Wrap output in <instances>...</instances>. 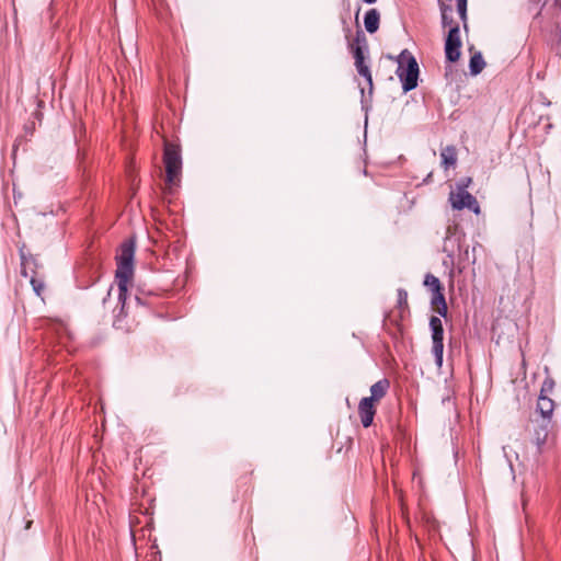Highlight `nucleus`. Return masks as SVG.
<instances>
[{
    "label": "nucleus",
    "instance_id": "f257e3e1",
    "mask_svg": "<svg viewBox=\"0 0 561 561\" xmlns=\"http://www.w3.org/2000/svg\"><path fill=\"white\" fill-rule=\"evenodd\" d=\"M134 256H135V242L134 240H125L119 248L116 255L117 268L115 278L118 286V301L122 304V311H124L125 302L127 299V284L134 274Z\"/></svg>",
    "mask_w": 561,
    "mask_h": 561
},
{
    "label": "nucleus",
    "instance_id": "f03ea898",
    "mask_svg": "<svg viewBox=\"0 0 561 561\" xmlns=\"http://www.w3.org/2000/svg\"><path fill=\"white\" fill-rule=\"evenodd\" d=\"M419 72L416 59L409 51H402L398 60L397 76L402 82L404 92H409L417 87Z\"/></svg>",
    "mask_w": 561,
    "mask_h": 561
},
{
    "label": "nucleus",
    "instance_id": "7ed1b4c3",
    "mask_svg": "<svg viewBox=\"0 0 561 561\" xmlns=\"http://www.w3.org/2000/svg\"><path fill=\"white\" fill-rule=\"evenodd\" d=\"M163 161L167 172L165 182L169 185H173L176 183L182 170L180 148L173 144H165Z\"/></svg>",
    "mask_w": 561,
    "mask_h": 561
},
{
    "label": "nucleus",
    "instance_id": "20e7f679",
    "mask_svg": "<svg viewBox=\"0 0 561 561\" xmlns=\"http://www.w3.org/2000/svg\"><path fill=\"white\" fill-rule=\"evenodd\" d=\"M355 45H352V53L355 59V67L357 72L364 77L369 85V91L373 90V77L368 65L365 62L363 46H367V41L363 31L358 30L355 36Z\"/></svg>",
    "mask_w": 561,
    "mask_h": 561
},
{
    "label": "nucleus",
    "instance_id": "39448f33",
    "mask_svg": "<svg viewBox=\"0 0 561 561\" xmlns=\"http://www.w3.org/2000/svg\"><path fill=\"white\" fill-rule=\"evenodd\" d=\"M424 285L432 291L431 305L440 317L447 316V305L439 279L433 274H427Z\"/></svg>",
    "mask_w": 561,
    "mask_h": 561
},
{
    "label": "nucleus",
    "instance_id": "423d86ee",
    "mask_svg": "<svg viewBox=\"0 0 561 561\" xmlns=\"http://www.w3.org/2000/svg\"><path fill=\"white\" fill-rule=\"evenodd\" d=\"M430 328L432 331V353L435 358V364L438 368L443 365V354H444V328L442 320L436 317L432 316L430 319Z\"/></svg>",
    "mask_w": 561,
    "mask_h": 561
},
{
    "label": "nucleus",
    "instance_id": "0eeeda50",
    "mask_svg": "<svg viewBox=\"0 0 561 561\" xmlns=\"http://www.w3.org/2000/svg\"><path fill=\"white\" fill-rule=\"evenodd\" d=\"M449 202L454 209L461 210L468 208L476 214L479 213V205L477 199L463 186H458L457 191H451L449 194Z\"/></svg>",
    "mask_w": 561,
    "mask_h": 561
},
{
    "label": "nucleus",
    "instance_id": "6e6552de",
    "mask_svg": "<svg viewBox=\"0 0 561 561\" xmlns=\"http://www.w3.org/2000/svg\"><path fill=\"white\" fill-rule=\"evenodd\" d=\"M460 48H461V38H460V30L459 25L453 26L451 30H448L446 39H445V56L446 59L450 62H456L460 58Z\"/></svg>",
    "mask_w": 561,
    "mask_h": 561
},
{
    "label": "nucleus",
    "instance_id": "1a4fd4ad",
    "mask_svg": "<svg viewBox=\"0 0 561 561\" xmlns=\"http://www.w3.org/2000/svg\"><path fill=\"white\" fill-rule=\"evenodd\" d=\"M376 410L374 407V401L368 398H363L358 404V414L364 427H369L371 425Z\"/></svg>",
    "mask_w": 561,
    "mask_h": 561
},
{
    "label": "nucleus",
    "instance_id": "9d476101",
    "mask_svg": "<svg viewBox=\"0 0 561 561\" xmlns=\"http://www.w3.org/2000/svg\"><path fill=\"white\" fill-rule=\"evenodd\" d=\"M554 410V402L546 394H540L536 411L540 414L542 422L550 423Z\"/></svg>",
    "mask_w": 561,
    "mask_h": 561
},
{
    "label": "nucleus",
    "instance_id": "9b49d317",
    "mask_svg": "<svg viewBox=\"0 0 561 561\" xmlns=\"http://www.w3.org/2000/svg\"><path fill=\"white\" fill-rule=\"evenodd\" d=\"M440 14H442V26L444 28L451 30L453 26L459 25L453 16V5L447 4L445 1L439 2Z\"/></svg>",
    "mask_w": 561,
    "mask_h": 561
},
{
    "label": "nucleus",
    "instance_id": "f8f14e48",
    "mask_svg": "<svg viewBox=\"0 0 561 561\" xmlns=\"http://www.w3.org/2000/svg\"><path fill=\"white\" fill-rule=\"evenodd\" d=\"M389 387L390 382L388 379H380L370 387V397L367 398L371 399V401L374 402L379 401L386 396Z\"/></svg>",
    "mask_w": 561,
    "mask_h": 561
},
{
    "label": "nucleus",
    "instance_id": "ddd939ff",
    "mask_svg": "<svg viewBox=\"0 0 561 561\" xmlns=\"http://www.w3.org/2000/svg\"><path fill=\"white\" fill-rule=\"evenodd\" d=\"M380 14L377 9H370L364 16V25L368 33L373 34L379 28Z\"/></svg>",
    "mask_w": 561,
    "mask_h": 561
},
{
    "label": "nucleus",
    "instance_id": "4468645a",
    "mask_svg": "<svg viewBox=\"0 0 561 561\" xmlns=\"http://www.w3.org/2000/svg\"><path fill=\"white\" fill-rule=\"evenodd\" d=\"M551 19L558 31L557 48L561 55V0H554Z\"/></svg>",
    "mask_w": 561,
    "mask_h": 561
},
{
    "label": "nucleus",
    "instance_id": "2eb2a0df",
    "mask_svg": "<svg viewBox=\"0 0 561 561\" xmlns=\"http://www.w3.org/2000/svg\"><path fill=\"white\" fill-rule=\"evenodd\" d=\"M442 165L445 169L454 167L457 162V151L454 146L445 147L440 152Z\"/></svg>",
    "mask_w": 561,
    "mask_h": 561
},
{
    "label": "nucleus",
    "instance_id": "dca6fc26",
    "mask_svg": "<svg viewBox=\"0 0 561 561\" xmlns=\"http://www.w3.org/2000/svg\"><path fill=\"white\" fill-rule=\"evenodd\" d=\"M20 259H21V274L24 277H28V268L36 267V259L32 254H26L23 249L20 250Z\"/></svg>",
    "mask_w": 561,
    "mask_h": 561
},
{
    "label": "nucleus",
    "instance_id": "f3484780",
    "mask_svg": "<svg viewBox=\"0 0 561 561\" xmlns=\"http://www.w3.org/2000/svg\"><path fill=\"white\" fill-rule=\"evenodd\" d=\"M485 67V61L481 55V53H476L471 56L469 62L470 73L472 76L479 75L483 68Z\"/></svg>",
    "mask_w": 561,
    "mask_h": 561
},
{
    "label": "nucleus",
    "instance_id": "a211bd4d",
    "mask_svg": "<svg viewBox=\"0 0 561 561\" xmlns=\"http://www.w3.org/2000/svg\"><path fill=\"white\" fill-rule=\"evenodd\" d=\"M550 423L542 422L538 425V428L535 430V440L538 446H541L546 443L548 433H549Z\"/></svg>",
    "mask_w": 561,
    "mask_h": 561
},
{
    "label": "nucleus",
    "instance_id": "6ab92c4d",
    "mask_svg": "<svg viewBox=\"0 0 561 561\" xmlns=\"http://www.w3.org/2000/svg\"><path fill=\"white\" fill-rule=\"evenodd\" d=\"M457 10L460 19L466 24L467 21V0H456Z\"/></svg>",
    "mask_w": 561,
    "mask_h": 561
},
{
    "label": "nucleus",
    "instance_id": "aec40b11",
    "mask_svg": "<svg viewBox=\"0 0 561 561\" xmlns=\"http://www.w3.org/2000/svg\"><path fill=\"white\" fill-rule=\"evenodd\" d=\"M31 285L33 287V290L36 293V295H41L44 290V283L37 278H35L34 275H31Z\"/></svg>",
    "mask_w": 561,
    "mask_h": 561
},
{
    "label": "nucleus",
    "instance_id": "412c9836",
    "mask_svg": "<svg viewBox=\"0 0 561 561\" xmlns=\"http://www.w3.org/2000/svg\"><path fill=\"white\" fill-rule=\"evenodd\" d=\"M398 304L400 307L408 305V293L402 288L398 289Z\"/></svg>",
    "mask_w": 561,
    "mask_h": 561
},
{
    "label": "nucleus",
    "instance_id": "4be33fe9",
    "mask_svg": "<svg viewBox=\"0 0 561 561\" xmlns=\"http://www.w3.org/2000/svg\"><path fill=\"white\" fill-rule=\"evenodd\" d=\"M553 385H554L553 380H551V379L545 380L540 394H545L546 391H551L553 388Z\"/></svg>",
    "mask_w": 561,
    "mask_h": 561
},
{
    "label": "nucleus",
    "instance_id": "5701e85b",
    "mask_svg": "<svg viewBox=\"0 0 561 561\" xmlns=\"http://www.w3.org/2000/svg\"><path fill=\"white\" fill-rule=\"evenodd\" d=\"M470 182H471L470 178L462 179L461 182L457 185V187L458 186H463L466 188L469 185Z\"/></svg>",
    "mask_w": 561,
    "mask_h": 561
},
{
    "label": "nucleus",
    "instance_id": "b1692460",
    "mask_svg": "<svg viewBox=\"0 0 561 561\" xmlns=\"http://www.w3.org/2000/svg\"><path fill=\"white\" fill-rule=\"evenodd\" d=\"M365 3L367 4H373L375 3L377 0H363Z\"/></svg>",
    "mask_w": 561,
    "mask_h": 561
},
{
    "label": "nucleus",
    "instance_id": "393cba45",
    "mask_svg": "<svg viewBox=\"0 0 561 561\" xmlns=\"http://www.w3.org/2000/svg\"><path fill=\"white\" fill-rule=\"evenodd\" d=\"M32 522H27L25 528L28 529L31 527Z\"/></svg>",
    "mask_w": 561,
    "mask_h": 561
},
{
    "label": "nucleus",
    "instance_id": "a878e982",
    "mask_svg": "<svg viewBox=\"0 0 561 561\" xmlns=\"http://www.w3.org/2000/svg\"><path fill=\"white\" fill-rule=\"evenodd\" d=\"M135 299H136V301H137L138 304H141V299H140L138 296H136V298H135Z\"/></svg>",
    "mask_w": 561,
    "mask_h": 561
}]
</instances>
